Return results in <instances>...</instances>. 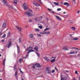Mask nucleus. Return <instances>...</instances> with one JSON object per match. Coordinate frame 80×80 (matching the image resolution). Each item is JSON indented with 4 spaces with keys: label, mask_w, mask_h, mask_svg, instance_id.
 Wrapping results in <instances>:
<instances>
[{
    "label": "nucleus",
    "mask_w": 80,
    "mask_h": 80,
    "mask_svg": "<svg viewBox=\"0 0 80 80\" xmlns=\"http://www.w3.org/2000/svg\"><path fill=\"white\" fill-rule=\"evenodd\" d=\"M33 49V48L32 47H29L26 50L25 52L26 51H28V54H29L30 52H34V50H32Z\"/></svg>",
    "instance_id": "nucleus-1"
},
{
    "label": "nucleus",
    "mask_w": 80,
    "mask_h": 80,
    "mask_svg": "<svg viewBox=\"0 0 80 80\" xmlns=\"http://www.w3.org/2000/svg\"><path fill=\"white\" fill-rule=\"evenodd\" d=\"M46 72H47L48 74H50L51 73V70L50 68L49 67H48L46 68Z\"/></svg>",
    "instance_id": "nucleus-2"
},
{
    "label": "nucleus",
    "mask_w": 80,
    "mask_h": 80,
    "mask_svg": "<svg viewBox=\"0 0 80 80\" xmlns=\"http://www.w3.org/2000/svg\"><path fill=\"white\" fill-rule=\"evenodd\" d=\"M30 12H32V11L31 10H29V11H27L26 12V14H27V15H28V16H29V17H31V16H32V14L31 13H30Z\"/></svg>",
    "instance_id": "nucleus-3"
},
{
    "label": "nucleus",
    "mask_w": 80,
    "mask_h": 80,
    "mask_svg": "<svg viewBox=\"0 0 80 80\" xmlns=\"http://www.w3.org/2000/svg\"><path fill=\"white\" fill-rule=\"evenodd\" d=\"M23 9L24 10H27L28 8V6L27 5V3H25L23 4Z\"/></svg>",
    "instance_id": "nucleus-4"
},
{
    "label": "nucleus",
    "mask_w": 80,
    "mask_h": 80,
    "mask_svg": "<svg viewBox=\"0 0 80 80\" xmlns=\"http://www.w3.org/2000/svg\"><path fill=\"white\" fill-rule=\"evenodd\" d=\"M12 42H9L8 43V45H7L6 46V47H7L8 48H10V47L12 46Z\"/></svg>",
    "instance_id": "nucleus-5"
},
{
    "label": "nucleus",
    "mask_w": 80,
    "mask_h": 80,
    "mask_svg": "<svg viewBox=\"0 0 80 80\" xmlns=\"http://www.w3.org/2000/svg\"><path fill=\"white\" fill-rule=\"evenodd\" d=\"M15 76L17 79H18V72L17 71L15 72Z\"/></svg>",
    "instance_id": "nucleus-6"
},
{
    "label": "nucleus",
    "mask_w": 80,
    "mask_h": 80,
    "mask_svg": "<svg viewBox=\"0 0 80 80\" xmlns=\"http://www.w3.org/2000/svg\"><path fill=\"white\" fill-rule=\"evenodd\" d=\"M61 80H64V78H65L66 77L65 76L61 75Z\"/></svg>",
    "instance_id": "nucleus-7"
},
{
    "label": "nucleus",
    "mask_w": 80,
    "mask_h": 80,
    "mask_svg": "<svg viewBox=\"0 0 80 80\" xmlns=\"http://www.w3.org/2000/svg\"><path fill=\"white\" fill-rule=\"evenodd\" d=\"M16 28H17L18 29V30H19V31H20V32H21L22 31V28H20L19 27H18V26H16Z\"/></svg>",
    "instance_id": "nucleus-8"
},
{
    "label": "nucleus",
    "mask_w": 80,
    "mask_h": 80,
    "mask_svg": "<svg viewBox=\"0 0 80 80\" xmlns=\"http://www.w3.org/2000/svg\"><path fill=\"white\" fill-rule=\"evenodd\" d=\"M7 25V24L5 23H3L2 25V28H6V25Z\"/></svg>",
    "instance_id": "nucleus-9"
},
{
    "label": "nucleus",
    "mask_w": 80,
    "mask_h": 80,
    "mask_svg": "<svg viewBox=\"0 0 80 80\" xmlns=\"http://www.w3.org/2000/svg\"><path fill=\"white\" fill-rule=\"evenodd\" d=\"M71 40H78V38H71Z\"/></svg>",
    "instance_id": "nucleus-10"
},
{
    "label": "nucleus",
    "mask_w": 80,
    "mask_h": 80,
    "mask_svg": "<svg viewBox=\"0 0 80 80\" xmlns=\"http://www.w3.org/2000/svg\"><path fill=\"white\" fill-rule=\"evenodd\" d=\"M35 66L37 67H40L41 66L40 65V64L36 63L35 64Z\"/></svg>",
    "instance_id": "nucleus-11"
},
{
    "label": "nucleus",
    "mask_w": 80,
    "mask_h": 80,
    "mask_svg": "<svg viewBox=\"0 0 80 80\" xmlns=\"http://www.w3.org/2000/svg\"><path fill=\"white\" fill-rule=\"evenodd\" d=\"M56 17L57 18V19H58V20H62V19H61V18L59 17V16H56Z\"/></svg>",
    "instance_id": "nucleus-12"
},
{
    "label": "nucleus",
    "mask_w": 80,
    "mask_h": 80,
    "mask_svg": "<svg viewBox=\"0 0 80 80\" xmlns=\"http://www.w3.org/2000/svg\"><path fill=\"white\" fill-rule=\"evenodd\" d=\"M44 60H46V61H47V62H49V61L50 60H49V59L48 58H47L46 57H44Z\"/></svg>",
    "instance_id": "nucleus-13"
},
{
    "label": "nucleus",
    "mask_w": 80,
    "mask_h": 80,
    "mask_svg": "<svg viewBox=\"0 0 80 80\" xmlns=\"http://www.w3.org/2000/svg\"><path fill=\"white\" fill-rule=\"evenodd\" d=\"M17 47L18 49V53H19L20 52V48H19V47H18L17 45Z\"/></svg>",
    "instance_id": "nucleus-14"
},
{
    "label": "nucleus",
    "mask_w": 80,
    "mask_h": 80,
    "mask_svg": "<svg viewBox=\"0 0 80 80\" xmlns=\"http://www.w3.org/2000/svg\"><path fill=\"white\" fill-rule=\"evenodd\" d=\"M38 48L37 46H35V47L34 48V50H36L37 52L38 51Z\"/></svg>",
    "instance_id": "nucleus-15"
},
{
    "label": "nucleus",
    "mask_w": 80,
    "mask_h": 80,
    "mask_svg": "<svg viewBox=\"0 0 80 80\" xmlns=\"http://www.w3.org/2000/svg\"><path fill=\"white\" fill-rule=\"evenodd\" d=\"M63 5H66V6H69V4L67 2H64Z\"/></svg>",
    "instance_id": "nucleus-16"
},
{
    "label": "nucleus",
    "mask_w": 80,
    "mask_h": 80,
    "mask_svg": "<svg viewBox=\"0 0 80 80\" xmlns=\"http://www.w3.org/2000/svg\"><path fill=\"white\" fill-rule=\"evenodd\" d=\"M33 5H35V6H36L37 7H38V6H40V4H39L38 3H33Z\"/></svg>",
    "instance_id": "nucleus-17"
},
{
    "label": "nucleus",
    "mask_w": 80,
    "mask_h": 80,
    "mask_svg": "<svg viewBox=\"0 0 80 80\" xmlns=\"http://www.w3.org/2000/svg\"><path fill=\"white\" fill-rule=\"evenodd\" d=\"M71 28V30H73V31H75V27H72Z\"/></svg>",
    "instance_id": "nucleus-18"
},
{
    "label": "nucleus",
    "mask_w": 80,
    "mask_h": 80,
    "mask_svg": "<svg viewBox=\"0 0 80 80\" xmlns=\"http://www.w3.org/2000/svg\"><path fill=\"white\" fill-rule=\"evenodd\" d=\"M9 8L10 10V9H12L13 6H9Z\"/></svg>",
    "instance_id": "nucleus-19"
},
{
    "label": "nucleus",
    "mask_w": 80,
    "mask_h": 80,
    "mask_svg": "<svg viewBox=\"0 0 80 80\" xmlns=\"http://www.w3.org/2000/svg\"><path fill=\"white\" fill-rule=\"evenodd\" d=\"M2 1L3 3H7V1H6V0H2Z\"/></svg>",
    "instance_id": "nucleus-20"
},
{
    "label": "nucleus",
    "mask_w": 80,
    "mask_h": 80,
    "mask_svg": "<svg viewBox=\"0 0 80 80\" xmlns=\"http://www.w3.org/2000/svg\"><path fill=\"white\" fill-rule=\"evenodd\" d=\"M14 0V3L15 4H17V0Z\"/></svg>",
    "instance_id": "nucleus-21"
},
{
    "label": "nucleus",
    "mask_w": 80,
    "mask_h": 80,
    "mask_svg": "<svg viewBox=\"0 0 80 80\" xmlns=\"http://www.w3.org/2000/svg\"><path fill=\"white\" fill-rule=\"evenodd\" d=\"M63 50H68V48H63Z\"/></svg>",
    "instance_id": "nucleus-22"
},
{
    "label": "nucleus",
    "mask_w": 80,
    "mask_h": 80,
    "mask_svg": "<svg viewBox=\"0 0 80 80\" xmlns=\"http://www.w3.org/2000/svg\"><path fill=\"white\" fill-rule=\"evenodd\" d=\"M16 64H15L14 66V68H13V69H14V70H16Z\"/></svg>",
    "instance_id": "nucleus-23"
},
{
    "label": "nucleus",
    "mask_w": 80,
    "mask_h": 80,
    "mask_svg": "<svg viewBox=\"0 0 80 80\" xmlns=\"http://www.w3.org/2000/svg\"><path fill=\"white\" fill-rule=\"evenodd\" d=\"M30 38H33V34H30Z\"/></svg>",
    "instance_id": "nucleus-24"
},
{
    "label": "nucleus",
    "mask_w": 80,
    "mask_h": 80,
    "mask_svg": "<svg viewBox=\"0 0 80 80\" xmlns=\"http://www.w3.org/2000/svg\"><path fill=\"white\" fill-rule=\"evenodd\" d=\"M54 4H55L56 5H57V6L58 5V3H56L55 2H53Z\"/></svg>",
    "instance_id": "nucleus-25"
},
{
    "label": "nucleus",
    "mask_w": 80,
    "mask_h": 80,
    "mask_svg": "<svg viewBox=\"0 0 80 80\" xmlns=\"http://www.w3.org/2000/svg\"><path fill=\"white\" fill-rule=\"evenodd\" d=\"M69 54H75V52L74 51H73L70 52Z\"/></svg>",
    "instance_id": "nucleus-26"
},
{
    "label": "nucleus",
    "mask_w": 80,
    "mask_h": 80,
    "mask_svg": "<svg viewBox=\"0 0 80 80\" xmlns=\"http://www.w3.org/2000/svg\"><path fill=\"white\" fill-rule=\"evenodd\" d=\"M55 58H54V59H52V60H51V62H55Z\"/></svg>",
    "instance_id": "nucleus-27"
},
{
    "label": "nucleus",
    "mask_w": 80,
    "mask_h": 80,
    "mask_svg": "<svg viewBox=\"0 0 80 80\" xmlns=\"http://www.w3.org/2000/svg\"><path fill=\"white\" fill-rule=\"evenodd\" d=\"M72 48H76V49H77V51H78V50H80V49H79L78 48H75L74 47Z\"/></svg>",
    "instance_id": "nucleus-28"
},
{
    "label": "nucleus",
    "mask_w": 80,
    "mask_h": 80,
    "mask_svg": "<svg viewBox=\"0 0 80 80\" xmlns=\"http://www.w3.org/2000/svg\"><path fill=\"white\" fill-rule=\"evenodd\" d=\"M10 32H9L8 34H7V37H8L9 36H10Z\"/></svg>",
    "instance_id": "nucleus-29"
},
{
    "label": "nucleus",
    "mask_w": 80,
    "mask_h": 80,
    "mask_svg": "<svg viewBox=\"0 0 80 80\" xmlns=\"http://www.w3.org/2000/svg\"><path fill=\"white\" fill-rule=\"evenodd\" d=\"M5 59L3 61V65H5Z\"/></svg>",
    "instance_id": "nucleus-30"
},
{
    "label": "nucleus",
    "mask_w": 80,
    "mask_h": 80,
    "mask_svg": "<svg viewBox=\"0 0 80 80\" xmlns=\"http://www.w3.org/2000/svg\"><path fill=\"white\" fill-rule=\"evenodd\" d=\"M50 29V28H46L45 29H44V32H45L46 31V30H49Z\"/></svg>",
    "instance_id": "nucleus-31"
},
{
    "label": "nucleus",
    "mask_w": 80,
    "mask_h": 80,
    "mask_svg": "<svg viewBox=\"0 0 80 80\" xmlns=\"http://www.w3.org/2000/svg\"><path fill=\"white\" fill-rule=\"evenodd\" d=\"M38 2H39L40 3H41V4H42V1L41 0H38Z\"/></svg>",
    "instance_id": "nucleus-32"
},
{
    "label": "nucleus",
    "mask_w": 80,
    "mask_h": 80,
    "mask_svg": "<svg viewBox=\"0 0 80 80\" xmlns=\"http://www.w3.org/2000/svg\"><path fill=\"white\" fill-rule=\"evenodd\" d=\"M57 11H60L62 10V9L59 8L57 9Z\"/></svg>",
    "instance_id": "nucleus-33"
},
{
    "label": "nucleus",
    "mask_w": 80,
    "mask_h": 80,
    "mask_svg": "<svg viewBox=\"0 0 80 80\" xmlns=\"http://www.w3.org/2000/svg\"><path fill=\"white\" fill-rule=\"evenodd\" d=\"M39 28H40V29H42V28H43V27L42 26H39Z\"/></svg>",
    "instance_id": "nucleus-34"
},
{
    "label": "nucleus",
    "mask_w": 80,
    "mask_h": 80,
    "mask_svg": "<svg viewBox=\"0 0 80 80\" xmlns=\"http://www.w3.org/2000/svg\"><path fill=\"white\" fill-rule=\"evenodd\" d=\"M6 37V34H4L3 35V36L2 37V38H4V37Z\"/></svg>",
    "instance_id": "nucleus-35"
},
{
    "label": "nucleus",
    "mask_w": 80,
    "mask_h": 80,
    "mask_svg": "<svg viewBox=\"0 0 80 80\" xmlns=\"http://www.w3.org/2000/svg\"><path fill=\"white\" fill-rule=\"evenodd\" d=\"M19 60L20 63H21L22 62V61H23L21 59H20Z\"/></svg>",
    "instance_id": "nucleus-36"
},
{
    "label": "nucleus",
    "mask_w": 80,
    "mask_h": 80,
    "mask_svg": "<svg viewBox=\"0 0 80 80\" xmlns=\"http://www.w3.org/2000/svg\"><path fill=\"white\" fill-rule=\"evenodd\" d=\"M42 18H43V17L41 16L39 18V19L40 20H42Z\"/></svg>",
    "instance_id": "nucleus-37"
},
{
    "label": "nucleus",
    "mask_w": 80,
    "mask_h": 80,
    "mask_svg": "<svg viewBox=\"0 0 80 80\" xmlns=\"http://www.w3.org/2000/svg\"><path fill=\"white\" fill-rule=\"evenodd\" d=\"M21 42V38L19 39V42L20 43Z\"/></svg>",
    "instance_id": "nucleus-38"
},
{
    "label": "nucleus",
    "mask_w": 80,
    "mask_h": 80,
    "mask_svg": "<svg viewBox=\"0 0 80 80\" xmlns=\"http://www.w3.org/2000/svg\"><path fill=\"white\" fill-rule=\"evenodd\" d=\"M29 22H32V20L30 19L29 21Z\"/></svg>",
    "instance_id": "nucleus-39"
},
{
    "label": "nucleus",
    "mask_w": 80,
    "mask_h": 80,
    "mask_svg": "<svg viewBox=\"0 0 80 80\" xmlns=\"http://www.w3.org/2000/svg\"><path fill=\"white\" fill-rule=\"evenodd\" d=\"M35 30L37 31V32H39V29H35Z\"/></svg>",
    "instance_id": "nucleus-40"
},
{
    "label": "nucleus",
    "mask_w": 80,
    "mask_h": 80,
    "mask_svg": "<svg viewBox=\"0 0 80 80\" xmlns=\"http://www.w3.org/2000/svg\"><path fill=\"white\" fill-rule=\"evenodd\" d=\"M37 55L38 56L40 57V54H39V53H37Z\"/></svg>",
    "instance_id": "nucleus-41"
},
{
    "label": "nucleus",
    "mask_w": 80,
    "mask_h": 80,
    "mask_svg": "<svg viewBox=\"0 0 80 80\" xmlns=\"http://www.w3.org/2000/svg\"><path fill=\"white\" fill-rule=\"evenodd\" d=\"M55 70H56V71H58V69H57L56 67H55Z\"/></svg>",
    "instance_id": "nucleus-42"
},
{
    "label": "nucleus",
    "mask_w": 80,
    "mask_h": 80,
    "mask_svg": "<svg viewBox=\"0 0 80 80\" xmlns=\"http://www.w3.org/2000/svg\"><path fill=\"white\" fill-rule=\"evenodd\" d=\"M78 57H80V52L78 55Z\"/></svg>",
    "instance_id": "nucleus-43"
},
{
    "label": "nucleus",
    "mask_w": 80,
    "mask_h": 80,
    "mask_svg": "<svg viewBox=\"0 0 80 80\" xmlns=\"http://www.w3.org/2000/svg\"><path fill=\"white\" fill-rule=\"evenodd\" d=\"M37 35L38 37H41V35L40 34H37Z\"/></svg>",
    "instance_id": "nucleus-44"
},
{
    "label": "nucleus",
    "mask_w": 80,
    "mask_h": 80,
    "mask_svg": "<svg viewBox=\"0 0 80 80\" xmlns=\"http://www.w3.org/2000/svg\"><path fill=\"white\" fill-rule=\"evenodd\" d=\"M55 72V70H53L52 71V73H54Z\"/></svg>",
    "instance_id": "nucleus-45"
},
{
    "label": "nucleus",
    "mask_w": 80,
    "mask_h": 80,
    "mask_svg": "<svg viewBox=\"0 0 80 80\" xmlns=\"http://www.w3.org/2000/svg\"><path fill=\"white\" fill-rule=\"evenodd\" d=\"M35 21H37V20H38V18H36L35 19Z\"/></svg>",
    "instance_id": "nucleus-46"
},
{
    "label": "nucleus",
    "mask_w": 80,
    "mask_h": 80,
    "mask_svg": "<svg viewBox=\"0 0 80 80\" xmlns=\"http://www.w3.org/2000/svg\"><path fill=\"white\" fill-rule=\"evenodd\" d=\"M75 73H76V74H78V72H77V71H76L75 72Z\"/></svg>",
    "instance_id": "nucleus-47"
},
{
    "label": "nucleus",
    "mask_w": 80,
    "mask_h": 80,
    "mask_svg": "<svg viewBox=\"0 0 80 80\" xmlns=\"http://www.w3.org/2000/svg\"><path fill=\"white\" fill-rule=\"evenodd\" d=\"M77 13H80V11L78 10V12H77Z\"/></svg>",
    "instance_id": "nucleus-48"
},
{
    "label": "nucleus",
    "mask_w": 80,
    "mask_h": 80,
    "mask_svg": "<svg viewBox=\"0 0 80 80\" xmlns=\"http://www.w3.org/2000/svg\"><path fill=\"white\" fill-rule=\"evenodd\" d=\"M48 10H49V11H52V9H50L49 8H48Z\"/></svg>",
    "instance_id": "nucleus-49"
},
{
    "label": "nucleus",
    "mask_w": 80,
    "mask_h": 80,
    "mask_svg": "<svg viewBox=\"0 0 80 80\" xmlns=\"http://www.w3.org/2000/svg\"><path fill=\"white\" fill-rule=\"evenodd\" d=\"M20 72L21 73H23V72L22 71L20 70Z\"/></svg>",
    "instance_id": "nucleus-50"
},
{
    "label": "nucleus",
    "mask_w": 80,
    "mask_h": 80,
    "mask_svg": "<svg viewBox=\"0 0 80 80\" xmlns=\"http://www.w3.org/2000/svg\"><path fill=\"white\" fill-rule=\"evenodd\" d=\"M65 72H69V71H68V70H66L65 71Z\"/></svg>",
    "instance_id": "nucleus-51"
},
{
    "label": "nucleus",
    "mask_w": 80,
    "mask_h": 80,
    "mask_svg": "<svg viewBox=\"0 0 80 80\" xmlns=\"http://www.w3.org/2000/svg\"><path fill=\"white\" fill-rule=\"evenodd\" d=\"M47 34H48L50 33V32H46Z\"/></svg>",
    "instance_id": "nucleus-52"
},
{
    "label": "nucleus",
    "mask_w": 80,
    "mask_h": 80,
    "mask_svg": "<svg viewBox=\"0 0 80 80\" xmlns=\"http://www.w3.org/2000/svg\"><path fill=\"white\" fill-rule=\"evenodd\" d=\"M56 58V57H52V58Z\"/></svg>",
    "instance_id": "nucleus-53"
},
{
    "label": "nucleus",
    "mask_w": 80,
    "mask_h": 80,
    "mask_svg": "<svg viewBox=\"0 0 80 80\" xmlns=\"http://www.w3.org/2000/svg\"><path fill=\"white\" fill-rule=\"evenodd\" d=\"M2 35V33L1 32H0V36H1V35Z\"/></svg>",
    "instance_id": "nucleus-54"
},
{
    "label": "nucleus",
    "mask_w": 80,
    "mask_h": 80,
    "mask_svg": "<svg viewBox=\"0 0 80 80\" xmlns=\"http://www.w3.org/2000/svg\"><path fill=\"white\" fill-rule=\"evenodd\" d=\"M41 34H44V32H41Z\"/></svg>",
    "instance_id": "nucleus-55"
},
{
    "label": "nucleus",
    "mask_w": 80,
    "mask_h": 80,
    "mask_svg": "<svg viewBox=\"0 0 80 80\" xmlns=\"http://www.w3.org/2000/svg\"><path fill=\"white\" fill-rule=\"evenodd\" d=\"M75 52L76 54H77V53H78V52L76 51V52Z\"/></svg>",
    "instance_id": "nucleus-56"
},
{
    "label": "nucleus",
    "mask_w": 80,
    "mask_h": 80,
    "mask_svg": "<svg viewBox=\"0 0 80 80\" xmlns=\"http://www.w3.org/2000/svg\"><path fill=\"white\" fill-rule=\"evenodd\" d=\"M32 68H35V67H34V66H33V67H32Z\"/></svg>",
    "instance_id": "nucleus-57"
},
{
    "label": "nucleus",
    "mask_w": 80,
    "mask_h": 80,
    "mask_svg": "<svg viewBox=\"0 0 80 80\" xmlns=\"http://www.w3.org/2000/svg\"><path fill=\"white\" fill-rule=\"evenodd\" d=\"M2 42H4V40H2Z\"/></svg>",
    "instance_id": "nucleus-58"
},
{
    "label": "nucleus",
    "mask_w": 80,
    "mask_h": 80,
    "mask_svg": "<svg viewBox=\"0 0 80 80\" xmlns=\"http://www.w3.org/2000/svg\"><path fill=\"white\" fill-rule=\"evenodd\" d=\"M44 34H47V32H44Z\"/></svg>",
    "instance_id": "nucleus-59"
},
{
    "label": "nucleus",
    "mask_w": 80,
    "mask_h": 80,
    "mask_svg": "<svg viewBox=\"0 0 80 80\" xmlns=\"http://www.w3.org/2000/svg\"><path fill=\"white\" fill-rule=\"evenodd\" d=\"M52 13H55V12L54 11H52Z\"/></svg>",
    "instance_id": "nucleus-60"
},
{
    "label": "nucleus",
    "mask_w": 80,
    "mask_h": 80,
    "mask_svg": "<svg viewBox=\"0 0 80 80\" xmlns=\"http://www.w3.org/2000/svg\"><path fill=\"white\" fill-rule=\"evenodd\" d=\"M63 13L65 14V13H66L65 12H63Z\"/></svg>",
    "instance_id": "nucleus-61"
},
{
    "label": "nucleus",
    "mask_w": 80,
    "mask_h": 80,
    "mask_svg": "<svg viewBox=\"0 0 80 80\" xmlns=\"http://www.w3.org/2000/svg\"><path fill=\"white\" fill-rule=\"evenodd\" d=\"M79 80H80V77L79 78Z\"/></svg>",
    "instance_id": "nucleus-62"
},
{
    "label": "nucleus",
    "mask_w": 80,
    "mask_h": 80,
    "mask_svg": "<svg viewBox=\"0 0 80 80\" xmlns=\"http://www.w3.org/2000/svg\"><path fill=\"white\" fill-rule=\"evenodd\" d=\"M74 2H75V0H73Z\"/></svg>",
    "instance_id": "nucleus-63"
},
{
    "label": "nucleus",
    "mask_w": 80,
    "mask_h": 80,
    "mask_svg": "<svg viewBox=\"0 0 80 80\" xmlns=\"http://www.w3.org/2000/svg\"><path fill=\"white\" fill-rule=\"evenodd\" d=\"M22 80H23V78L22 79Z\"/></svg>",
    "instance_id": "nucleus-64"
}]
</instances>
